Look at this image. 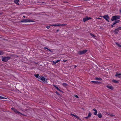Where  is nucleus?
Masks as SVG:
<instances>
[{
	"label": "nucleus",
	"mask_w": 121,
	"mask_h": 121,
	"mask_svg": "<svg viewBox=\"0 0 121 121\" xmlns=\"http://www.w3.org/2000/svg\"><path fill=\"white\" fill-rule=\"evenodd\" d=\"M44 48V49H48H48H48V48H46V47H45V48Z\"/></svg>",
	"instance_id": "obj_42"
},
{
	"label": "nucleus",
	"mask_w": 121,
	"mask_h": 121,
	"mask_svg": "<svg viewBox=\"0 0 121 121\" xmlns=\"http://www.w3.org/2000/svg\"><path fill=\"white\" fill-rule=\"evenodd\" d=\"M119 11L120 13H121V9Z\"/></svg>",
	"instance_id": "obj_44"
},
{
	"label": "nucleus",
	"mask_w": 121,
	"mask_h": 121,
	"mask_svg": "<svg viewBox=\"0 0 121 121\" xmlns=\"http://www.w3.org/2000/svg\"><path fill=\"white\" fill-rule=\"evenodd\" d=\"M0 99H6V98H5V97L0 96Z\"/></svg>",
	"instance_id": "obj_28"
},
{
	"label": "nucleus",
	"mask_w": 121,
	"mask_h": 121,
	"mask_svg": "<svg viewBox=\"0 0 121 121\" xmlns=\"http://www.w3.org/2000/svg\"><path fill=\"white\" fill-rule=\"evenodd\" d=\"M67 60H63V61L64 62H66Z\"/></svg>",
	"instance_id": "obj_41"
},
{
	"label": "nucleus",
	"mask_w": 121,
	"mask_h": 121,
	"mask_svg": "<svg viewBox=\"0 0 121 121\" xmlns=\"http://www.w3.org/2000/svg\"><path fill=\"white\" fill-rule=\"evenodd\" d=\"M91 19V17H86L84 18L83 19V21L84 22H85L86 21H87L89 19Z\"/></svg>",
	"instance_id": "obj_6"
},
{
	"label": "nucleus",
	"mask_w": 121,
	"mask_h": 121,
	"mask_svg": "<svg viewBox=\"0 0 121 121\" xmlns=\"http://www.w3.org/2000/svg\"><path fill=\"white\" fill-rule=\"evenodd\" d=\"M74 96H75V97H76L77 98H79V97H78V95H74Z\"/></svg>",
	"instance_id": "obj_35"
},
{
	"label": "nucleus",
	"mask_w": 121,
	"mask_h": 121,
	"mask_svg": "<svg viewBox=\"0 0 121 121\" xmlns=\"http://www.w3.org/2000/svg\"><path fill=\"white\" fill-rule=\"evenodd\" d=\"M117 29L119 31L120 30H121V27H119Z\"/></svg>",
	"instance_id": "obj_29"
},
{
	"label": "nucleus",
	"mask_w": 121,
	"mask_h": 121,
	"mask_svg": "<svg viewBox=\"0 0 121 121\" xmlns=\"http://www.w3.org/2000/svg\"><path fill=\"white\" fill-rule=\"evenodd\" d=\"M4 53V52L1 51H0V55H3Z\"/></svg>",
	"instance_id": "obj_22"
},
{
	"label": "nucleus",
	"mask_w": 121,
	"mask_h": 121,
	"mask_svg": "<svg viewBox=\"0 0 121 121\" xmlns=\"http://www.w3.org/2000/svg\"><path fill=\"white\" fill-rule=\"evenodd\" d=\"M107 87L108 88L111 90H113V87L112 86H107Z\"/></svg>",
	"instance_id": "obj_14"
},
{
	"label": "nucleus",
	"mask_w": 121,
	"mask_h": 121,
	"mask_svg": "<svg viewBox=\"0 0 121 121\" xmlns=\"http://www.w3.org/2000/svg\"><path fill=\"white\" fill-rule=\"evenodd\" d=\"M41 77L40 76L38 78V80L40 81H41Z\"/></svg>",
	"instance_id": "obj_26"
},
{
	"label": "nucleus",
	"mask_w": 121,
	"mask_h": 121,
	"mask_svg": "<svg viewBox=\"0 0 121 121\" xmlns=\"http://www.w3.org/2000/svg\"><path fill=\"white\" fill-rule=\"evenodd\" d=\"M58 25H56V24H53L52 25V26H58Z\"/></svg>",
	"instance_id": "obj_30"
},
{
	"label": "nucleus",
	"mask_w": 121,
	"mask_h": 121,
	"mask_svg": "<svg viewBox=\"0 0 121 121\" xmlns=\"http://www.w3.org/2000/svg\"><path fill=\"white\" fill-rule=\"evenodd\" d=\"M25 17H25V16H23V18H25Z\"/></svg>",
	"instance_id": "obj_43"
},
{
	"label": "nucleus",
	"mask_w": 121,
	"mask_h": 121,
	"mask_svg": "<svg viewBox=\"0 0 121 121\" xmlns=\"http://www.w3.org/2000/svg\"><path fill=\"white\" fill-rule=\"evenodd\" d=\"M58 26H63L62 24H58Z\"/></svg>",
	"instance_id": "obj_33"
},
{
	"label": "nucleus",
	"mask_w": 121,
	"mask_h": 121,
	"mask_svg": "<svg viewBox=\"0 0 121 121\" xmlns=\"http://www.w3.org/2000/svg\"><path fill=\"white\" fill-rule=\"evenodd\" d=\"M95 79L98 80H101L102 79L100 78H95Z\"/></svg>",
	"instance_id": "obj_25"
},
{
	"label": "nucleus",
	"mask_w": 121,
	"mask_h": 121,
	"mask_svg": "<svg viewBox=\"0 0 121 121\" xmlns=\"http://www.w3.org/2000/svg\"><path fill=\"white\" fill-rule=\"evenodd\" d=\"M71 115L72 116H75V115H74L73 114H72V113H71Z\"/></svg>",
	"instance_id": "obj_39"
},
{
	"label": "nucleus",
	"mask_w": 121,
	"mask_h": 121,
	"mask_svg": "<svg viewBox=\"0 0 121 121\" xmlns=\"http://www.w3.org/2000/svg\"><path fill=\"white\" fill-rule=\"evenodd\" d=\"M46 28L48 29H49L50 28V26H47L46 27Z\"/></svg>",
	"instance_id": "obj_34"
},
{
	"label": "nucleus",
	"mask_w": 121,
	"mask_h": 121,
	"mask_svg": "<svg viewBox=\"0 0 121 121\" xmlns=\"http://www.w3.org/2000/svg\"><path fill=\"white\" fill-rule=\"evenodd\" d=\"M120 21L119 20H116L113 23V25H115L117 23H119V22Z\"/></svg>",
	"instance_id": "obj_16"
},
{
	"label": "nucleus",
	"mask_w": 121,
	"mask_h": 121,
	"mask_svg": "<svg viewBox=\"0 0 121 121\" xmlns=\"http://www.w3.org/2000/svg\"><path fill=\"white\" fill-rule=\"evenodd\" d=\"M56 93L57 94V95H60V94L58 93V92L57 91H56Z\"/></svg>",
	"instance_id": "obj_32"
},
{
	"label": "nucleus",
	"mask_w": 121,
	"mask_h": 121,
	"mask_svg": "<svg viewBox=\"0 0 121 121\" xmlns=\"http://www.w3.org/2000/svg\"><path fill=\"white\" fill-rule=\"evenodd\" d=\"M91 82H92L94 83L95 84H99L100 83V82H98L97 81H91Z\"/></svg>",
	"instance_id": "obj_17"
},
{
	"label": "nucleus",
	"mask_w": 121,
	"mask_h": 121,
	"mask_svg": "<svg viewBox=\"0 0 121 121\" xmlns=\"http://www.w3.org/2000/svg\"><path fill=\"white\" fill-rule=\"evenodd\" d=\"M48 50L49 51H50V52H53V51H51L50 49H48Z\"/></svg>",
	"instance_id": "obj_36"
},
{
	"label": "nucleus",
	"mask_w": 121,
	"mask_h": 121,
	"mask_svg": "<svg viewBox=\"0 0 121 121\" xmlns=\"http://www.w3.org/2000/svg\"><path fill=\"white\" fill-rule=\"evenodd\" d=\"M97 116L99 118H101L102 117V115L100 113H98L97 115Z\"/></svg>",
	"instance_id": "obj_19"
},
{
	"label": "nucleus",
	"mask_w": 121,
	"mask_h": 121,
	"mask_svg": "<svg viewBox=\"0 0 121 121\" xmlns=\"http://www.w3.org/2000/svg\"><path fill=\"white\" fill-rule=\"evenodd\" d=\"M91 115V114L90 112H89L88 114V115L87 117H86V119H87L88 118L90 117Z\"/></svg>",
	"instance_id": "obj_10"
},
{
	"label": "nucleus",
	"mask_w": 121,
	"mask_h": 121,
	"mask_svg": "<svg viewBox=\"0 0 121 121\" xmlns=\"http://www.w3.org/2000/svg\"><path fill=\"white\" fill-rule=\"evenodd\" d=\"M67 25L66 24H62V26H66V25Z\"/></svg>",
	"instance_id": "obj_40"
},
{
	"label": "nucleus",
	"mask_w": 121,
	"mask_h": 121,
	"mask_svg": "<svg viewBox=\"0 0 121 121\" xmlns=\"http://www.w3.org/2000/svg\"><path fill=\"white\" fill-rule=\"evenodd\" d=\"M77 66H75V67H74V68H76V67H77Z\"/></svg>",
	"instance_id": "obj_47"
},
{
	"label": "nucleus",
	"mask_w": 121,
	"mask_h": 121,
	"mask_svg": "<svg viewBox=\"0 0 121 121\" xmlns=\"http://www.w3.org/2000/svg\"><path fill=\"white\" fill-rule=\"evenodd\" d=\"M93 111H94L95 112H94V114L95 115H96L97 114V110H96V109L95 108H94L93 109Z\"/></svg>",
	"instance_id": "obj_12"
},
{
	"label": "nucleus",
	"mask_w": 121,
	"mask_h": 121,
	"mask_svg": "<svg viewBox=\"0 0 121 121\" xmlns=\"http://www.w3.org/2000/svg\"><path fill=\"white\" fill-rule=\"evenodd\" d=\"M34 75L37 78H38L39 76V74H35Z\"/></svg>",
	"instance_id": "obj_24"
},
{
	"label": "nucleus",
	"mask_w": 121,
	"mask_h": 121,
	"mask_svg": "<svg viewBox=\"0 0 121 121\" xmlns=\"http://www.w3.org/2000/svg\"><path fill=\"white\" fill-rule=\"evenodd\" d=\"M64 86H66L68 85V84L65 83H64L62 84Z\"/></svg>",
	"instance_id": "obj_27"
},
{
	"label": "nucleus",
	"mask_w": 121,
	"mask_h": 121,
	"mask_svg": "<svg viewBox=\"0 0 121 121\" xmlns=\"http://www.w3.org/2000/svg\"><path fill=\"white\" fill-rule=\"evenodd\" d=\"M90 35L91 36H92L93 38H95V37H96V36L95 35L91 33H90Z\"/></svg>",
	"instance_id": "obj_20"
},
{
	"label": "nucleus",
	"mask_w": 121,
	"mask_h": 121,
	"mask_svg": "<svg viewBox=\"0 0 121 121\" xmlns=\"http://www.w3.org/2000/svg\"><path fill=\"white\" fill-rule=\"evenodd\" d=\"M97 19H101V18H97Z\"/></svg>",
	"instance_id": "obj_45"
},
{
	"label": "nucleus",
	"mask_w": 121,
	"mask_h": 121,
	"mask_svg": "<svg viewBox=\"0 0 121 121\" xmlns=\"http://www.w3.org/2000/svg\"><path fill=\"white\" fill-rule=\"evenodd\" d=\"M19 0H14V2L16 4L19 5V4L18 3L19 1Z\"/></svg>",
	"instance_id": "obj_13"
},
{
	"label": "nucleus",
	"mask_w": 121,
	"mask_h": 121,
	"mask_svg": "<svg viewBox=\"0 0 121 121\" xmlns=\"http://www.w3.org/2000/svg\"><path fill=\"white\" fill-rule=\"evenodd\" d=\"M120 18V16H114L112 17V18L111 19V20L113 21L114 20L119 19Z\"/></svg>",
	"instance_id": "obj_2"
},
{
	"label": "nucleus",
	"mask_w": 121,
	"mask_h": 121,
	"mask_svg": "<svg viewBox=\"0 0 121 121\" xmlns=\"http://www.w3.org/2000/svg\"><path fill=\"white\" fill-rule=\"evenodd\" d=\"M2 14V13H0V15H1Z\"/></svg>",
	"instance_id": "obj_48"
},
{
	"label": "nucleus",
	"mask_w": 121,
	"mask_h": 121,
	"mask_svg": "<svg viewBox=\"0 0 121 121\" xmlns=\"http://www.w3.org/2000/svg\"><path fill=\"white\" fill-rule=\"evenodd\" d=\"M11 57L9 56L5 57H3V56L2 57V61L5 62H7L8 60L10 59Z\"/></svg>",
	"instance_id": "obj_3"
},
{
	"label": "nucleus",
	"mask_w": 121,
	"mask_h": 121,
	"mask_svg": "<svg viewBox=\"0 0 121 121\" xmlns=\"http://www.w3.org/2000/svg\"><path fill=\"white\" fill-rule=\"evenodd\" d=\"M87 51L88 50H84L79 51L78 52V54L80 55L84 54L87 52Z\"/></svg>",
	"instance_id": "obj_5"
},
{
	"label": "nucleus",
	"mask_w": 121,
	"mask_h": 121,
	"mask_svg": "<svg viewBox=\"0 0 121 121\" xmlns=\"http://www.w3.org/2000/svg\"><path fill=\"white\" fill-rule=\"evenodd\" d=\"M41 80L43 82H44L45 81V78L42 76L41 77Z\"/></svg>",
	"instance_id": "obj_11"
},
{
	"label": "nucleus",
	"mask_w": 121,
	"mask_h": 121,
	"mask_svg": "<svg viewBox=\"0 0 121 121\" xmlns=\"http://www.w3.org/2000/svg\"><path fill=\"white\" fill-rule=\"evenodd\" d=\"M11 109L13 111H14V112L16 113L17 114H20L23 116H26V115L23 114H22V113H21L20 112H19L18 111H17L16 109H15V108H11Z\"/></svg>",
	"instance_id": "obj_4"
},
{
	"label": "nucleus",
	"mask_w": 121,
	"mask_h": 121,
	"mask_svg": "<svg viewBox=\"0 0 121 121\" xmlns=\"http://www.w3.org/2000/svg\"><path fill=\"white\" fill-rule=\"evenodd\" d=\"M113 25V24L112 25H111V26H112V27H113L114 26H113L114 25Z\"/></svg>",
	"instance_id": "obj_37"
},
{
	"label": "nucleus",
	"mask_w": 121,
	"mask_h": 121,
	"mask_svg": "<svg viewBox=\"0 0 121 121\" xmlns=\"http://www.w3.org/2000/svg\"><path fill=\"white\" fill-rule=\"evenodd\" d=\"M121 73H116V74L115 75V76L119 78H121Z\"/></svg>",
	"instance_id": "obj_8"
},
{
	"label": "nucleus",
	"mask_w": 121,
	"mask_h": 121,
	"mask_svg": "<svg viewBox=\"0 0 121 121\" xmlns=\"http://www.w3.org/2000/svg\"><path fill=\"white\" fill-rule=\"evenodd\" d=\"M59 61H60V60H57L56 61H53V64H54V65L56 64V63H57L58 62H59Z\"/></svg>",
	"instance_id": "obj_18"
},
{
	"label": "nucleus",
	"mask_w": 121,
	"mask_h": 121,
	"mask_svg": "<svg viewBox=\"0 0 121 121\" xmlns=\"http://www.w3.org/2000/svg\"><path fill=\"white\" fill-rule=\"evenodd\" d=\"M59 31V30H58H58H56V31H57V32H58V31Z\"/></svg>",
	"instance_id": "obj_46"
},
{
	"label": "nucleus",
	"mask_w": 121,
	"mask_h": 121,
	"mask_svg": "<svg viewBox=\"0 0 121 121\" xmlns=\"http://www.w3.org/2000/svg\"><path fill=\"white\" fill-rule=\"evenodd\" d=\"M116 44H117V45L118 46V47H120L121 48V45L120 44H118L117 42H116L115 43Z\"/></svg>",
	"instance_id": "obj_23"
},
{
	"label": "nucleus",
	"mask_w": 121,
	"mask_h": 121,
	"mask_svg": "<svg viewBox=\"0 0 121 121\" xmlns=\"http://www.w3.org/2000/svg\"><path fill=\"white\" fill-rule=\"evenodd\" d=\"M35 22V21L32 20L26 19H22L21 21V22Z\"/></svg>",
	"instance_id": "obj_1"
},
{
	"label": "nucleus",
	"mask_w": 121,
	"mask_h": 121,
	"mask_svg": "<svg viewBox=\"0 0 121 121\" xmlns=\"http://www.w3.org/2000/svg\"><path fill=\"white\" fill-rule=\"evenodd\" d=\"M103 17L106 21H107L108 22H109V21L108 20V19L109 18L108 15H104V16H103Z\"/></svg>",
	"instance_id": "obj_7"
},
{
	"label": "nucleus",
	"mask_w": 121,
	"mask_h": 121,
	"mask_svg": "<svg viewBox=\"0 0 121 121\" xmlns=\"http://www.w3.org/2000/svg\"><path fill=\"white\" fill-rule=\"evenodd\" d=\"M118 31L119 30L117 29H115L114 32L115 34H117L118 33Z\"/></svg>",
	"instance_id": "obj_15"
},
{
	"label": "nucleus",
	"mask_w": 121,
	"mask_h": 121,
	"mask_svg": "<svg viewBox=\"0 0 121 121\" xmlns=\"http://www.w3.org/2000/svg\"><path fill=\"white\" fill-rule=\"evenodd\" d=\"M74 117H76V118H77L78 119H79V117H78V116H76V115H75V116H74Z\"/></svg>",
	"instance_id": "obj_31"
},
{
	"label": "nucleus",
	"mask_w": 121,
	"mask_h": 121,
	"mask_svg": "<svg viewBox=\"0 0 121 121\" xmlns=\"http://www.w3.org/2000/svg\"><path fill=\"white\" fill-rule=\"evenodd\" d=\"M108 115L112 116H115L114 115H113L112 114H108Z\"/></svg>",
	"instance_id": "obj_38"
},
{
	"label": "nucleus",
	"mask_w": 121,
	"mask_h": 121,
	"mask_svg": "<svg viewBox=\"0 0 121 121\" xmlns=\"http://www.w3.org/2000/svg\"><path fill=\"white\" fill-rule=\"evenodd\" d=\"M53 86L55 87L59 91H60L63 93V92L61 91V90H60L55 85H53Z\"/></svg>",
	"instance_id": "obj_9"
},
{
	"label": "nucleus",
	"mask_w": 121,
	"mask_h": 121,
	"mask_svg": "<svg viewBox=\"0 0 121 121\" xmlns=\"http://www.w3.org/2000/svg\"><path fill=\"white\" fill-rule=\"evenodd\" d=\"M112 81L113 82L115 83H117L119 82L114 80H112Z\"/></svg>",
	"instance_id": "obj_21"
}]
</instances>
